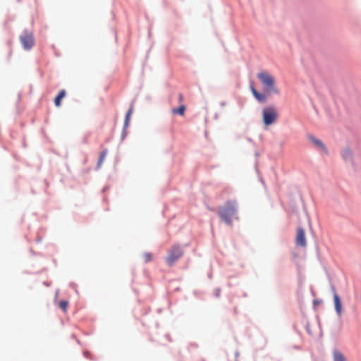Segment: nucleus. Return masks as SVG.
Listing matches in <instances>:
<instances>
[{
  "label": "nucleus",
  "mask_w": 361,
  "mask_h": 361,
  "mask_svg": "<svg viewBox=\"0 0 361 361\" xmlns=\"http://www.w3.org/2000/svg\"><path fill=\"white\" fill-rule=\"evenodd\" d=\"M305 328V330L307 332V334H309L310 335H312V331H311V329H310V326L309 322H307Z\"/></svg>",
  "instance_id": "nucleus-24"
},
{
  "label": "nucleus",
  "mask_w": 361,
  "mask_h": 361,
  "mask_svg": "<svg viewBox=\"0 0 361 361\" xmlns=\"http://www.w3.org/2000/svg\"><path fill=\"white\" fill-rule=\"evenodd\" d=\"M250 90L252 92V94L253 95L257 90L255 87L254 83L252 81L250 82Z\"/></svg>",
  "instance_id": "nucleus-20"
},
{
  "label": "nucleus",
  "mask_w": 361,
  "mask_h": 361,
  "mask_svg": "<svg viewBox=\"0 0 361 361\" xmlns=\"http://www.w3.org/2000/svg\"><path fill=\"white\" fill-rule=\"evenodd\" d=\"M300 200L302 202V205L304 206V202H303V200H302V197L301 195H300Z\"/></svg>",
  "instance_id": "nucleus-36"
},
{
  "label": "nucleus",
  "mask_w": 361,
  "mask_h": 361,
  "mask_svg": "<svg viewBox=\"0 0 361 361\" xmlns=\"http://www.w3.org/2000/svg\"><path fill=\"white\" fill-rule=\"evenodd\" d=\"M20 39L23 45H32L34 44L33 35L30 32H25L20 37Z\"/></svg>",
  "instance_id": "nucleus-9"
},
{
  "label": "nucleus",
  "mask_w": 361,
  "mask_h": 361,
  "mask_svg": "<svg viewBox=\"0 0 361 361\" xmlns=\"http://www.w3.org/2000/svg\"><path fill=\"white\" fill-rule=\"evenodd\" d=\"M341 156L342 159L345 163H350L352 165L354 164V159H353V153L350 148V147L347 146L341 153Z\"/></svg>",
  "instance_id": "nucleus-7"
},
{
  "label": "nucleus",
  "mask_w": 361,
  "mask_h": 361,
  "mask_svg": "<svg viewBox=\"0 0 361 361\" xmlns=\"http://www.w3.org/2000/svg\"><path fill=\"white\" fill-rule=\"evenodd\" d=\"M133 104H131L126 113L125 118H124V122H123L124 124L130 125V119L131 115L133 114Z\"/></svg>",
  "instance_id": "nucleus-15"
},
{
  "label": "nucleus",
  "mask_w": 361,
  "mask_h": 361,
  "mask_svg": "<svg viewBox=\"0 0 361 361\" xmlns=\"http://www.w3.org/2000/svg\"><path fill=\"white\" fill-rule=\"evenodd\" d=\"M295 244L299 247H304L307 245L305 231L302 226H299L297 228Z\"/></svg>",
  "instance_id": "nucleus-5"
},
{
  "label": "nucleus",
  "mask_w": 361,
  "mask_h": 361,
  "mask_svg": "<svg viewBox=\"0 0 361 361\" xmlns=\"http://www.w3.org/2000/svg\"><path fill=\"white\" fill-rule=\"evenodd\" d=\"M11 54H12V51L9 50V51H8V56H10L11 55Z\"/></svg>",
  "instance_id": "nucleus-41"
},
{
  "label": "nucleus",
  "mask_w": 361,
  "mask_h": 361,
  "mask_svg": "<svg viewBox=\"0 0 361 361\" xmlns=\"http://www.w3.org/2000/svg\"><path fill=\"white\" fill-rule=\"evenodd\" d=\"M247 140H248V142H252V138H250V137H248V138H247Z\"/></svg>",
  "instance_id": "nucleus-40"
},
{
  "label": "nucleus",
  "mask_w": 361,
  "mask_h": 361,
  "mask_svg": "<svg viewBox=\"0 0 361 361\" xmlns=\"http://www.w3.org/2000/svg\"><path fill=\"white\" fill-rule=\"evenodd\" d=\"M42 237L38 236V237L36 238V242H37V243H40V242L42 241Z\"/></svg>",
  "instance_id": "nucleus-30"
},
{
  "label": "nucleus",
  "mask_w": 361,
  "mask_h": 361,
  "mask_svg": "<svg viewBox=\"0 0 361 361\" xmlns=\"http://www.w3.org/2000/svg\"><path fill=\"white\" fill-rule=\"evenodd\" d=\"M259 180L260 182L264 185H265V183H264V181L263 180V179L262 178H259Z\"/></svg>",
  "instance_id": "nucleus-34"
},
{
  "label": "nucleus",
  "mask_w": 361,
  "mask_h": 361,
  "mask_svg": "<svg viewBox=\"0 0 361 361\" xmlns=\"http://www.w3.org/2000/svg\"><path fill=\"white\" fill-rule=\"evenodd\" d=\"M221 288H216L214 290V295L216 297V298H219L220 297V295H221Z\"/></svg>",
  "instance_id": "nucleus-22"
},
{
  "label": "nucleus",
  "mask_w": 361,
  "mask_h": 361,
  "mask_svg": "<svg viewBox=\"0 0 361 361\" xmlns=\"http://www.w3.org/2000/svg\"><path fill=\"white\" fill-rule=\"evenodd\" d=\"M214 118L216 119L218 118V114H216L215 116H214Z\"/></svg>",
  "instance_id": "nucleus-43"
},
{
  "label": "nucleus",
  "mask_w": 361,
  "mask_h": 361,
  "mask_svg": "<svg viewBox=\"0 0 361 361\" xmlns=\"http://www.w3.org/2000/svg\"><path fill=\"white\" fill-rule=\"evenodd\" d=\"M202 361H204V360H202Z\"/></svg>",
  "instance_id": "nucleus-48"
},
{
  "label": "nucleus",
  "mask_w": 361,
  "mask_h": 361,
  "mask_svg": "<svg viewBox=\"0 0 361 361\" xmlns=\"http://www.w3.org/2000/svg\"><path fill=\"white\" fill-rule=\"evenodd\" d=\"M333 301L336 314L338 317L341 318L343 313V302L341 298L338 295H336Z\"/></svg>",
  "instance_id": "nucleus-8"
},
{
  "label": "nucleus",
  "mask_w": 361,
  "mask_h": 361,
  "mask_svg": "<svg viewBox=\"0 0 361 361\" xmlns=\"http://www.w3.org/2000/svg\"><path fill=\"white\" fill-rule=\"evenodd\" d=\"M293 329H294V331H295L297 334H300V331H298V329L296 328V326H295V325L293 326Z\"/></svg>",
  "instance_id": "nucleus-31"
},
{
  "label": "nucleus",
  "mask_w": 361,
  "mask_h": 361,
  "mask_svg": "<svg viewBox=\"0 0 361 361\" xmlns=\"http://www.w3.org/2000/svg\"><path fill=\"white\" fill-rule=\"evenodd\" d=\"M208 277H209V278H212V274H208Z\"/></svg>",
  "instance_id": "nucleus-46"
},
{
  "label": "nucleus",
  "mask_w": 361,
  "mask_h": 361,
  "mask_svg": "<svg viewBox=\"0 0 361 361\" xmlns=\"http://www.w3.org/2000/svg\"><path fill=\"white\" fill-rule=\"evenodd\" d=\"M238 352H235V356H238Z\"/></svg>",
  "instance_id": "nucleus-47"
},
{
  "label": "nucleus",
  "mask_w": 361,
  "mask_h": 361,
  "mask_svg": "<svg viewBox=\"0 0 361 361\" xmlns=\"http://www.w3.org/2000/svg\"><path fill=\"white\" fill-rule=\"evenodd\" d=\"M262 116L264 126L268 127L276 121L279 114L274 105H269L262 109Z\"/></svg>",
  "instance_id": "nucleus-3"
},
{
  "label": "nucleus",
  "mask_w": 361,
  "mask_h": 361,
  "mask_svg": "<svg viewBox=\"0 0 361 361\" xmlns=\"http://www.w3.org/2000/svg\"><path fill=\"white\" fill-rule=\"evenodd\" d=\"M322 302V299L316 298L313 300V309H315V307L318 305H320Z\"/></svg>",
  "instance_id": "nucleus-21"
},
{
  "label": "nucleus",
  "mask_w": 361,
  "mask_h": 361,
  "mask_svg": "<svg viewBox=\"0 0 361 361\" xmlns=\"http://www.w3.org/2000/svg\"><path fill=\"white\" fill-rule=\"evenodd\" d=\"M108 189V187H104L103 189H102V192H104L106 190Z\"/></svg>",
  "instance_id": "nucleus-35"
},
{
  "label": "nucleus",
  "mask_w": 361,
  "mask_h": 361,
  "mask_svg": "<svg viewBox=\"0 0 361 361\" xmlns=\"http://www.w3.org/2000/svg\"><path fill=\"white\" fill-rule=\"evenodd\" d=\"M66 96V91L64 89H61L59 91L57 94L54 98V103L56 107H59L61 105V101Z\"/></svg>",
  "instance_id": "nucleus-10"
},
{
  "label": "nucleus",
  "mask_w": 361,
  "mask_h": 361,
  "mask_svg": "<svg viewBox=\"0 0 361 361\" xmlns=\"http://www.w3.org/2000/svg\"><path fill=\"white\" fill-rule=\"evenodd\" d=\"M128 126H129V125H126V124L123 123L121 135V142L125 140V138L126 137V136L128 135L127 128H128Z\"/></svg>",
  "instance_id": "nucleus-17"
},
{
  "label": "nucleus",
  "mask_w": 361,
  "mask_h": 361,
  "mask_svg": "<svg viewBox=\"0 0 361 361\" xmlns=\"http://www.w3.org/2000/svg\"><path fill=\"white\" fill-rule=\"evenodd\" d=\"M58 294H59V290H57L56 293V295H55L56 298L58 296Z\"/></svg>",
  "instance_id": "nucleus-42"
},
{
  "label": "nucleus",
  "mask_w": 361,
  "mask_h": 361,
  "mask_svg": "<svg viewBox=\"0 0 361 361\" xmlns=\"http://www.w3.org/2000/svg\"><path fill=\"white\" fill-rule=\"evenodd\" d=\"M255 169H256V171H257V173H259V171H258V169H257V166H255Z\"/></svg>",
  "instance_id": "nucleus-45"
},
{
  "label": "nucleus",
  "mask_w": 361,
  "mask_h": 361,
  "mask_svg": "<svg viewBox=\"0 0 361 361\" xmlns=\"http://www.w3.org/2000/svg\"><path fill=\"white\" fill-rule=\"evenodd\" d=\"M30 252L32 255H35V251L32 248L30 249Z\"/></svg>",
  "instance_id": "nucleus-33"
},
{
  "label": "nucleus",
  "mask_w": 361,
  "mask_h": 361,
  "mask_svg": "<svg viewBox=\"0 0 361 361\" xmlns=\"http://www.w3.org/2000/svg\"><path fill=\"white\" fill-rule=\"evenodd\" d=\"M221 106H224L226 105V102L225 101H222L220 102Z\"/></svg>",
  "instance_id": "nucleus-32"
},
{
  "label": "nucleus",
  "mask_w": 361,
  "mask_h": 361,
  "mask_svg": "<svg viewBox=\"0 0 361 361\" xmlns=\"http://www.w3.org/2000/svg\"><path fill=\"white\" fill-rule=\"evenodd\" d=\"M257 78L262 85L264 92L268 95L279 94V91L276 86L274 77L266 71H262L257 74Z\"/></svg>",
  "instance_id": "nucleus-1"
},
{
  "label": "nucleus",
  "mask_w": 361,
  "mask_h": 361,
  "mask_svg": "<svg viewBox=\"0 0 361 361\" xmlns=\"http://www.w3.org/2000/svg\"><path fill=\"white\" fill-rule=\"evenodd\" d=\"M243 296H244V297H247V293H243Z\"/></svg>",
  "instance_id": "nucleus-44"
},
{
  "label": "nucleus",
  "mask_w": 361,
  "mask_h": 361,
  "mask_svg": "<svg viewBox=\"0 0 361 361\" xmlns=\"http://www.w3.org/2000/svg\"><path fill=\"white\" fill-rule=\"evenodd\" d=\"M108 153V149H104L99 154V158H98V160H97V166H96V169H99L102 164V162L104 161V159H105V157L106 156Z\"/></svg>",
  "instance_id": "nucleus-13"
},
{
  "label": "nucleus",
  "mask_w": 361,
  "mask_h": 361,
  "mask_svg": "<svg viewBox=\"0 0 361 361\" xmlns=\"http://www.w3.org/2000/svg\"><path fill=\"white\" fill-rule=\"evenodd\" d=\"M183 255V251L179 245H174L169 252V256L166 259L168 265L172 266L174 262Z\"/></svg>",
  "instance_id": "nucleus-4"
},
{
  "label": "nucleus",
  "mask_w": 361,
  "mask_h": 361,
  "mask_svg": "<svg viewBox=\"0 0 361 361\" xmlns=\"http://www.w3.org/2000/svg\"><path fill=\"white\" fill-rule=\"evenodd\" d=\"M255 100L259 104H264L267 102L268 93L265 92H259L258 90L252 95Z\"/></svg>",
  "instance_id": "nucleus-11"
},
{
  "label": "nucleus",
  "mask_w": 361,
  "mask_h": 361,
  "mask_svg": "<svg viewBox=\"0 0 361 361\" xmlns=\"http://www.w3.org/2000/svg\"><path fill=\"white\" fill-rule=\"evenodd\" d=\"M144 258L145 262H149L152 259V255L150 252H145L144 254Z\"/></svg>",
  "instance_id": "nucleus-18"
},
{
  "label": "nucleus",
  "mask_w": 361,
  "mask_h": 361,
  "mask_svg": "<svg viewBox=\"0 0 361 361\" xmlns=\"http://www.w3.org/2000/svg\"><path fill=\"white\" fill-rule=\"evenodd\" d=\"M178 97H179V100H181V99H182V98H183L182 94H179V96H178Z\"/></svg>",
  "instance_id": "nucleus-38"
},
{
  "label": "nucleus",
  "mask_w": 361,
  "mask_h": 361,
  "mask_svg": "<svg viewBox=\"0 0 361 361\" xmlns=\"http://www.w3.org/2000/svg\"><path fill=\"white\" fill-rule=\"evenodd\" d=\"M290 209H291V211H292V212H293V214H296V215H298V214H299V211H298V207H297V205H296V204H292L290 205Z\"/></svg>",
  "instance_id": "nucleus-19"
},
{
  "label": "nucleus",
  "mask_w": 361,
  "mask_h": 361,
  "mask_svg": "<svg viewBox=\"0 0 361 361\" xmlns=\"http://www.w3.org/2000/svg\"><path fill=\"white\" fill-rule=\"evenodd\" d=\"M255 154L256 157H258L259 155V153L258 152H255Z\"/></svg>",
  "instance_id": "nucleus-39"
},
{
  "label": "nucleus",
  "mask_w": 361,
  "mask_h": 361,
  "mask_svg": "<svg viewBox=\"0 0 361 361\" xmlns=\"http://www.w3.org/2000/svg\"><path fill=\"white\" fill-rule=\"evenodd\" d=\"M185 111V106L184 104H180V106L173 108L172 113L173 114L183 116Z\"/></svg>",
  "instance_id": "nucleus-14"
},
{
  "label": "nucleus",
  "mask_w": 361,
  "mask_h": 361,
  "mask_svg": "<svg viewBox=\"0 0 361 361\" xmlns=\"http://www.w3.org/2000/svg\"><path fill=\"white\" fill-rule=\"evenodd\" d=\"M293 348L295 349V350H300L301 347L300 345H293Z\"/></svg>",
  "instance_id": "nucleus-29"
},
{
  "label": "nucleus",
  "mask_w": 361,
  "mask_h": 361,
  "mask_svg": "<svg viewBox=\"0 0 361 361\" xmlns=\"http://www.w3.org/2000/svg\"><path fill=\"white\" fill-rule=\"evenodd\" d=\"M330 288H331V293L333 294V299H334V296L336 295H338V294L337 293V292L336 290V288H335V287H334V286L333 284H331Z\"/></svg>",
  "instance_id": "nucleus-23"
},
{
  "label": "nucleus",
  "mask_w": 361,
  "mask_h": 361,
  "mask_svg": "<svg viewBox=\"0 0 361 361\" xmlns=\"http://www.w3.org/2000/svg\"><path fill=\"white\" fill-rule=\"evenodd\" d=\"M33 47H23V49L26 51H29L32 49Z\"/></svg>",
  "instance_id": "nucleus-28"
},
{
  "label": "nucleus",
  "mask_w": 361,
  "mask_h": 361,
  "mask_svg": "<svg viewBox=\"0 0 361 361\" xmlns=\"http://www.w3.org/2000/svg\"><path fill=\"white\" fill-rule=\"evenodd\" d=\"M307 137L311 141L316 147L322 149L326 154H329V150L325 144L319 138L314 137L313 135L307 134Z\"/></svg>",
  "instance_id": "nucleus-6"
},
{
  "label": "nucleus",
  "mask_w": 361,
  "mask_h": 361,
  "mask_svg": "<svg viewBox=\"0 0 361 361\" xmlns=\"http://www.w3.org/2000/svg\"><path fill=\"white\" fill-rule=\"evenodd\" d=\"M69 287H70V288H71L75 289V293L78 295V290L75 288H76V284H75L74 282H71V283H69Z\"/></svg>",
  "instance_id": "nucleus-25"
},
{
  "label": "nucleus",
  "mask_w": 361,
  "mask_h": 361,
  "mask_svg": "<svg viewBox=\"0 0 361 361\" xmlns=\"http://www.w3.org/2000/svg\"><path fill=\"white\" fill-rule=\"evenodd\" d=\"M83 356L85 358H89V357L90 356V352L89 350H84L83 351Z\"/></svg>",
  "instance_id": "nucleus-26"
},
{
  "label": "nucleus",
  "mask_w": 361,
  "mask_h": 361,
  "mask_svg": "<svg viewBox=\"0 0 361 361\" xmlns=\"http://www.w3.org/2000/svg\"><path fill=\"white\" fill-rule=\"evenodd\" d=\"M237 212V204L235 200H228L224 205L220 207L218 210V214L223 221L228 226L233 224V216Z\"/></svg>",
  "instance_id": "nucleus-2"
},
{
  "label": "nucleus",
  "mask_w": 361,
  "mask_h": 361,
  "mask_svg": "<svg viewBox=\"0 0 361 361\" xmlns=\"http://www.w3.org/2000/svg\"><path fill=\"white\" fill-rule=\"evenodd\" d=\"M68 307V301L67 300H61L59 302V307L63 312L67 311Z\"/></svg>",
  "instance_id": "nucleus-16"
},
{
  "label": "nucleus",
  "mask_w": 361,
  "mask_h": 361,
  "mask_svg": "<svg viewBox=\"0 0 361 361\" xmlns=\"http://www.w3.org/2000/svg\"><path fill=\"white\" fill-rule=\"evenodd\" d=\"M43 284L47 286V287H49L51 284V281H44L43 282Z\"/></svg>",
  "instance_id": "nucleus-27"
},
{
  "label": "nucleus",
  "mask_w": 361,
  "mask_h": 361,
  "mask_svg": "<svg viewBox=\"0 0 361 361\" xmlns=\"http://www.w3.org/2000/svg\"><path fill=\"white\" fill-rule=\"evenodd\" d=\"M193 294L197 296V290H194L193 291Z\"/></svg>",
  "instance_id": "nucleus-37"
},
{
  "label": "nucleus",
  "mask_w": 361,
  "mask_h": 361,
  "mask_svg": "<svg viewBox=\"0 0 361 361\" xmlns=\"http://www.w3.org/2000/svg\"><path fill=\"white\" fill-rule=\"evenodd\" d=\"M334 361H346V358L344 355L338 350H334L333 353Z\"/></svg>",
  "instance_id": "nucleus-12"
}]
</instances>
